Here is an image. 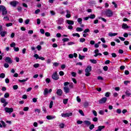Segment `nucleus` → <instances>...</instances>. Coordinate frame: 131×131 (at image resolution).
Segmentation results:
<instances>
[{
	"label": "nucleus",
	"instance_id": "f257e3e1",
	"mask_svg": "<svg viewBox=\"0 0 131 131\" xmlns=\"http://www.w3.org/2000/svg\"><path fill=\"white\" fill-rule=\"evenodd\" d=\"M104 15L106 16V17H112V16H113V12L110 9H107L104 11Z\"/></svg>",
	"mask_w": 131,
	"mask_h": 131
},
{
	"label": "nucleus",
	"instance_id": "f03ea898",
	"mask_svg": "<svg viewBox=\"0 0 131 131\" xmlns=\"http://www.w3.org/2000/svg\"><path fill=\"white\" fill-rule=\"evenodd\" d=\"M91 71H92V66H89L85 70V75H86V76H90V75H91V73H90Z\"/></svg>",
	"mask_w": 131,
	"mask_h": 131
},
{
	"label": "nucleus",
	"instance_id": "7ed1b4c3",
	"mask_svg": "<svg viewBox=\"0 0 131 131\" xmlns=\"http://www.w3.org/2000/svg\"><path fill=\"white\" fill-rule=\"evenodd\" d=\"M1 11H2L3 16H5L6 14H8V11L4 6H0V12Z\"/></svg>",
	"mask_w": 131,
	"mask_h": 131
},
{
	"label": "nucleus",
	"instance_id": "20e7f679",
	"mask_svg": "<svg viewBox=\"0 0 131 131\" xmlns=\"http://www.w3.org/2000/svg\"><path fill=\"white\" fill-rule=\"evenodd\" d=\"M52 78H53L54 80H58V79L60 78L59 75L57 74V72L53 73L52 76Z\"/></svg>",
	"mask_w": 131,
	"mask_h": 131
},
{
	"label": "nucleus",
	"instance_id": "39448f33",
	"mask_svg": "<svg viewBox=\"0 0 131 131\" xmlns=\"http://www.w3.org/2000/svg\"><path fill=\"white\" fill-rule=\"evenodd\" d=\"M61 116L62 117H64V118L70 117V116H72V113H67L66 114L62 113Z\"/></svg>",
	"mask_w": 131,
	"mask_h": 131
},
{
	"label": "nucleus",
	"instance_id": "423d86ee",
	"mask_svg": "<svg viewBox=\"0 0 131 131\" xmlns=\"http://www.w3.org/2000/svg\"><path fill=\"white\" fill-rule=\"evenodd\" d=\"M107 101V98L103 97L99 100V104H104Z\"/></svg>",
	"mask_w": 131,
	"mask_h": 131
},
{
	"label": "nucleus",
	"instance_id": "0eeeda50",
	"mask_svg": "<svg viewBox=\"0 0 131 131\" xmlns=\"http://www.w3.org/2000/svg\"><path fill=\"white\" fill-rule=\"evenodd\" d=\"M18 4H19V2H18L16 1H13L10 2V5L12 7H16L17 5H18Z\"/></svg>",
	"mask_w": 131,
	"mask_h": 131
},
{
	"label": "nucleus",
	"instance_id": "6e6552de",
	"mask_svg": "<svg viewBox=\"0 0 131 131\" xmlns=\"http://www.w3.org/2000/svg\"><path fill=\"white\" fill-rule=\"evenodd\" d=\"M5 110L7 113H12L14 111L13 108L5 107Z\"/></svg>",
	"mask_w": 131,
	"mask_h": 131
},
{
	"label": "nucleus",
	"instance_id": "1a4fd4ad",
	"mask_svg": "<svg viewBox=\"0 0 131 131\" xmlns=\"http://www.w3.org/2000/svg\"><path fill=\"white\" fill-rule=\"evenodd\" d=\"M5 62H6V63H8V64H12V59L9 57H6L5 59Z\"/></svg>",
	"mask_w": 131,
	"mask_h": 131
},
{
	"label": "nucleus",
	"instance_id": "9d476101",
	"mask_svg": "<svg viewBox=\"0 0 131 131\" xmlns=\"http://www.w3.org/2000/svg\"><path fill=\"white\" fill-rule=\"evenodd\" d=\"M56 22H57V24L58 25H61V24H63V23H64V19L62 18H60L56 21Z\"/></svg>",
	"mask_w": 131,
	"mask_h": 131
},
{
	"label": "nucleus",
	"instance_id": "9b49d317",
	"mask_svg": "<svg viewBox=\"0 0 131 131\" xmlns=\"http://www.w3.org/2000/svg\"><path fill=\"white\" fill-rule=\"evenodd\" d=\"M63 91L66 94H68L69 93H70V89L68 88V86H64L63 87Z\"/></svg>",
	"mask_w": 131,
	"mask_h": 131
},
{
	"label": "nucleus",
	"instance_id": "f8f14e48",
	"mask_svg": "<svg viewBox=\"0 0 131 131\" xmlns=\"http://www.w3.org/2000/svg\"><path fill=\"white\" fill-rule=\"evenodd\" d=\"M47 119L48 120H51L52 119H55L56 118L55 116H47L46 117Z\"/></svg>",
	"mask_w": 131,
	"mask_h": 131
},
{
	"label": "nucleus",
	"instance_id": "ddd939ff",
	"mask_svg": "<svg viewBox=\"0 0 131 131\" xmlns=\"http://www.w3.org/2000/svg\"><path fill=\"white\" fill-rule=\"evenodd\" d=\"M56 94L58 96H62V94H63V91L61 89H58Z\"/></svg>",
	"mask_w": 131,
	"mask_h": 131
},
{
	"label": "nucleus",
	"instance_id": "4468645a",
	"mask_svg": "<svg viewBox=\"0 0 131 131\" xmlns=\"http://www.w3.org/2000/svg\"><path fill=\"white\" fill-rule=\"evenodd\" d=\"M125 95L126 97H131V92L130 90H126L125 92Z\"/></svg>",
	"mask_w": 131,
	"mask_h": 131
},
{
	"label": "nucleus",
	"instance_id": "2eb2a0df",
	"mask_svg": "<svg viewBox=\"0 0 131 131\" xmlns=\"http://www.w3.org/2000/svg\"><path fill=\"white\" fill-rule=\"evenodd\" d=\"M122 28L123 29H127L128 28H129V27H128V26H127V25L126 24H123L122 25Z\"/></svg>",
	"mask_w": 131,
	"mask_h": 131
},
{
	"label": "nucleus",
	"instance_id": "dca6fc26",
	"mask_svg": "<svg viewBox=\"0 0 131 131\" xmlns=\"http://www.w3.org/2000/svg\"><path fill=\"white\" fill-rule=\"evenodd\" d=\"M84 123L87 126H90V125H91V124H92V123L91 122V121H88V120L84 121Z\"/></svg>",
	"mask_w": 131,
	"mask_h": 131
},
{
	"label": "nucleus",
	"instance_id": "f3484780",
	"mask_svg": "<svg viewBox=\"0 0 131 131\" xmlns=\"http://www.w3.org/2000/svg\"><path fill=\"white\" fill-rule=\"evenodd\" d=\"M118 35V33H112L111 32H110L108 33V36H111V37H112V36H116V35Z\"/></svg>",
	"mask_w": 131,
	"mask_h": 131
},
{
	"label": "nucleus",
	"instance_id": "a211bd4d",
	"mask_svg": "<svg viewBox=\"0 0 131 131\" xmlns=\"http://www.w3.org/2000/svg\"><path fill=\"white\" fill-rule=\"evenodd\" d=\"M67 23L69 24V25H73L74 24V21L73 20H67Z\"/></svg>",
	"mask_w": 131,
	"mask_h": 131
},
{
	"label": "nucleus",
	"instance_id": "6ab92c4d",
	"mask_svg": "<svg viewBox=\"0 0 131 131\" xmlns=\"http://www.w3.org/2000/svg\"><path fill=\"white\" fill-rule=\"evenodd\" d=\"M0 34L2 37H5L6 36V35L7 34L6 31H3L0 33Z\"/></svg>",
	"mask_w": 131,
	"mask_h": 131
},
{
	"label": "nucleus",
	"instance_id": "aec40b11",
	"mask_svg": "<svg viewBox=\"0 0 131 131\" xmlns=\"http://www.w3.org/2000/svg\"><path fill=\"white\" fill-rule=\"evenodd\" d=\"M49 94V89L48 88H46L43 92L44 96H46V95H48Z\"/></svg>",
	"mask_w": 131,
	"mask_h": 131
},
{
	"label": "nucleus",
	"instance_id": "412c9836",
	"mask_svg": "<svg viewBox=\"0 0 131 131\" xmlns=\"http://www.w3.org/2000/svg\"><path fill=\"white\" fill-rule=\"evenodd\" d=\"M76 31H77V32H81V31H83V29L81 28L77 27L76 29Z\"/></svg>",
	"mask_w": 131,
	"mask_h": 131
},
{
	"label": "nucleus",
	"instance_id": "4be33fe9",
	"mask_svg": "<svg viewBox=\"0 0 131 131\" xmlns=\"http://www.w3.org/2000/svg\"><path fill=\"white\" fill-rule=\"evenodd\" d=\"M96 18V15L95 14H91L89 16L90 19H95Z\"/></svg>",
	"mask_w": 131,
	"mask_h": 131
},
{
	"label": "nucleus",
	"instance_id": "5701e85b",
	"mask_svg": "<svg viewBox=\"0 0 131 131\" xmlns=\"http://www.w3.org/2000/svg\"><path fill=\"white\" fill-rule=\"evenodd\" d=\"M77 21L79 24H82V18H78L77 19Z\"/></svg>",
	"mask_w": 131,
	"mask_h": 131
},
{
	"label": "nucleus",
	"instance_id": "b1692460",
	"mask_svg": "<svg viewBox=\"0 0 131 131\" xmlns=\"http://www.w3.org/2000/svg\"><path fill=\"white\" fill-rule=\"evenodd\" d=\"M5 77H6V74H5V73H2L0 74V78H5Z\"/></svg>",
	"mask_w": 131,
	"mask_h": 131
},
{
	"label": "nucleus",
	"instance_id": "393cba45",
	"mask_svg": "<svg viewBox=\"0 0 131 131\" xmlns=\"http://www.w3.org/2000/svg\"><path fill=\"white\" fill-rule=\"evenodd\" d=\"M28 80V78H27L26 79H23V80H18V81L19 82H25V81H27Z\"/></svg>",
	"mask_w": 131,
	"mask_h": 131
},
{
	"label": "nucleus",
	"instance_id": "a878e982",
	"mask_svg": "<svg viewBox=\"0 0 131 131\" xmlns=\"http://www.w3.org/2000/svg\"><path fill=\"white\" fill-rule=\"evenodd\" d=\"M84 58H85V56H81V55L79 54V59H80V60H83Z\"/></svg>",
	"mask_w": 131,
	"mask_h": 131
},
{
	"label": "nucleus",
	"instance_id": "bb28decb",
	"mask_svg": "<svg viewBox=\"0 0 131 131\" xmlns=\"http://www.w3.org/2000/svg\"><path fill=\"white\" fill-rule=\"evenodd\" d=\"M111 93L109 92H106L105 94V97H106L107 98L110 97V95H111Z\"/></svg>",
	"mask_w": 131,
	"mask_h": 131
},
{
	"label": "nucleus",
	"instance_id": "cd10ccee",
	"mask_svg": "<svg viewBox=\"0 0 131 131\" xmlns=\"http://www.w3.org/2000/svg\"><path fill=\"white\" fill-rule=\"evenodd\" d=\"M90 62H91V63H93V64H97V60L95 59H90Z\"/></svg>",
	"mask_w": 131,
	"mask_h": 131
},
{
	"label": "nucleus",
	"instance_id": "c85d7f7f",
	"mask_svg": "<svg viewBox=\"0 0 131 131\" xmlns=\"http://www.w3.org/2000/svg\"><path fill=\"white\" fill-rule=\"evenodd\" d=\"M90 29H86L84 30V31L83 32V33H88L90 32Z\"/></svg>",
	"mask_w": 131,
	"mask_h": 131
},
{
	"label": "nucleus",
	"instance_id": "c756f323",
	"mask_svg": "<svg viewBox=\"0 0 131 131\" xmlns=\"http://www.w3.org/2000/svg\"><path fill=\"white\" fill-rule=\"evenodd\" d=\"M80 42H84L85 41V39L84 38H81L79 39Z\"/></svg>",
	"mask_w": 131,
	"mask_h": 131
},
{
	"label": "nucleus",
	"instance_id": "7c9ffc66",
	"mask_svg": "<svg viewBox=\"0 0 131 131\" xmlns=\"http://www.w3.org/2000/svg\"><path fill=\"white\" fill-rule=\"evenodd\" d=\"M59 126L60 128H64V126H65V124L64 123H61L59 124Z\"/></svg>",
	"mask_w": 131,
	"mask_h": 131
},
{
	"label": "nucleus",
	"instance_id": "2f4dec72",
	"mask_svg": "<svg viewBox=\"0 0 131 131\" xmlns=\"http://www.w3.org/2000/svg\"><path fill=\"white\" fill-rule=\"evenodd\" d=\"M16 46V43L12 42L11 44H10L11 48H15V46Z\"/></svg>",
	"mask_w": 131,
	"mask_h": 131
},
{
	"label": "nucleus",
	"instance_id": "473e14b6",
	"mask_svg": "<svg viewBox=\"0 0 131 131\" xmlns=\"http://www.w3.org/2000/svg\"><path fill=\"white\" fill-rule=\"evenodd\" d=\"M79 113H80V114H81V115H82V116H84V113H83V111H82V110H79Z\"/></svg>",
	"mask_w": 131,
	"mask_h": 131
},
{
	"label": "nucleus",
	"instance_id": "72a5a7b5",
	"mask_svg": "<svg viewBox=\"0 0 131 131\" xmlns=\"http://www.w3.org/2000/svg\"><path fill=\"white\" fill-rule=\"evenodd\" d=\"M1 103H6V99H5V98H2L1 99Z\"/></svg>",
	"mask_w": 131,
	"mask_h": 131
},
{
	"label": "nucleus",
	"instance_id": "f704fd0d",
	"mask_svg": "<svg viewBox=\"0 0 131 131\" xmlns=\"http://www.w3.org/2000/svg\"><path fill=\"white\" fill-rule=\"evenodd\" d=\"M63 104H64V105H66V104H67V103H68V99H63Z\"/></svg>",
	"mask_w": 131,
	"mask_h": 131
},
{
	"label": "nucleus",
	"instance_id": "c9c22d12",
	"mask_svg": "<svg viewBox=\"0 0 131 131\" xmlns=\"http://www.w3.org/2000/svg\"><path fill=\"white\" fill-rule=\"evenodd\" d=\"M10 97V94H9V93H6L4 95V98H9Z\"/></svg>",
	"mask_w": 131,
	"mask_h": 131
},
{
	"label": "nucleus",
	"instance_id": "e433bc0d",
	"mask_svg": "<svg viewBox=\"0 0 131 131\" xmlns=\"http://www.w3.org/2000/svg\"><path fill=\"white\" fill-rule=\"evenodd\" d=\"M53 101H51L50 105H49V108L51 109V108L53 107Z\"/></svg>",
	"mask_w": 131,
	"mask_h": 131
},
{
	"label": "nucleus",
	"instance_id": "4c0bfd02",
	"mask_svg": "<svg viewBox=\"0 0 131 131\" xmlns=\"http://www.w3.org/2000/svg\"><path fill=\"white\" fill-rule=\"evenodd\" d=\"M62 40L63 41V42H66V41H69V38H64L63 39H62Z\"/></svg>",
	"mask_w": 131,
	"mask_h": 131
},
{
	"label": "nucleus",
	"instance_id": "58836bf2",
	"mask_svg": "<svg viewBox=\"0 0 131 131\" xmlns=\"http://www.w3.org/2000/svg\"><path fill=\"white\" fill-rule=\"evenodd\" d=\"M73 36H77L78 37H80V35L78 33L73 34Z\"/></svg>",
	"mask_w": 131,
	"mask_h": 131
},
{
	"label": "nucleus",
	"instance_id": "ea45409f",
	"mask_svg": "<svg viewBox=\"0 0 131 131\" xmlns=\"http://www.w3.org/2000/svg\"><path fill=\"white\" fill-rule=\"evenodd\" d=\"M34 67L35 68H38L39 67V64H38V63H35V64H34Z\"/></svg>",
	"mask_w": 131,
	"mask_h": 131
},
{
	"label": "nucleus",
	"instance_id": "a19ab883",
	"mask_svg": "<svg viewBox=\"0 0 131 131\" xmlns=\"http://www.w3.org/2000/svg\"><path fill=\"white\" fill-rule=\"evenodd\" d=\"M13 26V23H12L6 24L7 27H10V26Z\"/></svg>",
	"mask_w": 131,
	"mask_h": 131
},
{
	"label": "nucleus",
	"instance_id": "79ce46f5",
	"mask_svg": "<svg viewBox=\"0 0 131 131\" xmlns=\"http://www.w3.org/2000/svg\"><path fill=\"white\" fill-rule=\"evenodd\" d=\"M100 40L103 42V43H105L106 42V40H105V38H100Z\"/></svg>",
	"mask_w": 131,
	"mask_h": 131
},
{
	"label": "nucleus",
	"instance_id": "37998d69",
	"mask_svg": "<svg viewBox=\"0 0 131 131\" xmlns=\"http://www.w3.org/2000/svg\"><path fill=\"white\" fill-rule=\"evenodd\" d=\"M99 19H101V20H102V21H103V22H107V20H106L105 18H104V17H99Z\"/></svg>",
	"mask_w": 131,
	"mask_h": 131
},
{
	"label": "nucleus",
	"instance_id": "c03bdc74",
	"mask_svg": "<svg viewBox=\"0 0 131 131\" xmlns=\"http://www.w3.org/2000/svg\"><path fill=\"white\" fill-rule=\"evenodd\" d=\"M46 81L47 82V83H50V82H51V79H50V78H47L46 79Z\"/></svg>",
	"mask_w": 131,
	"mask_h": 131
},
{
	"label": "nucleus",
	"instance_id": "a18cd8bd",
	"mask_svg": "<svg viewBox=\"0 0 131 131\" xmlns=\"http://www.w3.org/2000/svg\"><path fill=\"white\" fill-rule=\"evenodd\" d=\"M94 127H95V125L92 124L90 126L89 128L90 129L92 130L93 129V128H94Z\"/></svg>",
	"mask_w": 131,
	"mask_h": 131
},
{
	"label": "nucleus",
	"instance_id": "49530a36",
	"mask_svg": "<svg viewBox=\"0 0 131 131\" xmlns=\"http://www.w3.org/2000/svg\"><path fill=\"white\" fill-rule=\"evenodd\" d=\"M77 101L78 102V103H80L81 102V99H80V98H79V96L77 97Z\"/></svg>",
	"mask_w": 131,
	"mask_h": 131
},
{
	"label": "nucleus",
	"instance_id": "de8ad7c7",
	"mask_svg": "<svg viewBox=\"0 0 131 131\" xmlns=\"http://www.w3.org/2000/svg\"><path fill=\"white\" fill-rule=\"evenodd\" d=\"M103 69L104 71H107L108 70V67L105 66L103 67Z\"/></svg>",
	"mask_w": 131,
	"mask_h": 131
},
{
	"label": "nucleus",
	"instance_id": "09e8293b",
	"mask_svg": "<svg viewBox=\"0 0 131 131\" xmlns=\"http://www.w3.org/2000/svg\"><path fill=\"white\" fill-rule=\"evenodd\" d=\"M29 110V107L28 106H26L24 108V111H28Z\"/></svg>",
	"mask_w": 131,
	"mask_h": 131
},
{
	"label": "nucleus",
	"instance_id": "8fccbe9b",
	"mask_svg": "<svg viewBox=\"0 0 131 131\" xmlns=\"http://www.w3.org/2000/svg\"><path fill=\"white\" fill-rule=\"evenodd\" d=\"M40 12V9H37L35 11V14H37L38 13Z\"/></svg>",
	"mask_w": 131,
	"mask_h": 131
},
{
	"label": "nucleus",
	"instance_id": "3c124183",
	"mask_svg": "<svg viewBox=\"0 0 131 131\" xmlns=\"http://www.w3.org/2000/svg\"><path fill=\"white\" fill-rule=\"evenodd\" d=\"M59 74L60 76H63V75H64V72L60 71L59 73Z\"/></svg>",
	"mask_w": 131,
	"mask_h": 131
},
{
	"label": "nucleus",
	"instance_id": "603ef678",
	"mask_svg": "<svg viewBox=\"0 0 131 131\" xmlns=\"http://www.w3.org/2000/svg\"><path fill=\"white\" fill-rule=\"evenodd\" d=\"M45 35L47 37L51 36V34L49 32H47L45 33Z\"/></svg>",
	"mask_w": 131,
	"mask_h": 131
},
{
	"label": "nucleus",
	"instance_id": "864d4df0",
	"mask_svg": "<svg viewBox=\"0 0 131 131\" xmlns=\"http://www.w3.org/2000/svg\"><path fill=\"white\" fill-rule=\"evenodd\" d=\"M4 20H5V21L10 20V19L9 18V17L8 16H4Z\"/></svg>",
	"mask_w": 131,
	"mask_h": 131
},
{
	"label": "nucleus",
	"instance_id": "5fc2aeb1",
	"mask_svg": "<svg viewBox=\"0 0 131 131\" xmlns=\"http://www.w3.org/2000/svg\"><path fill=\"white\" fill-rule=\"evenodd\" d=\"M92 112L95 116H97V115H98V114L97 113V112H96V111L93 110Z\"/></svg>",
	"mask_w": 131,
	"mask_h": 131
},
{
	"label": "nucleus",
	"instance_id": "6e6d98bb",
	"mask_svg": "<svg viewBox=\"0 0 131 131\" xmlns=\"http://www.w3.org/2000/svg\"><path fill=\"white\" fill-rule=\"evenodd\" d=\"M99 114H100V115H104V111L101 110L99 111Z\"/></svg>",
	"mask_w": 131,
	"mask_h": 131
},
{
	"label": "nucleus",
	"instance_id": "4d7b16f0",
	"mask_svg": "<svg viewBox=\"0 0 131 131\" xmlns=\"http://www.w3.org/2000/svg\"><path fill=\"white\" fill-rule=\"evenodd\" d=\"M83 122L82 121L78 120L77 121V124H82Z\"/></svg>",
	"mask_w": 131,
	"mask_h": 131
},
{
	"label": "nucleus",
	"instance_id": "13d9d810",
	"mask_svg": "<svg viewBox=\"0 0 131 131\" xmlns=\"http://www.w3.org/2000/svg\"><path fill=\"white\" fill-rule=\"evenodd\" d=\"M14 50L15 52H19V48L18 47H14Z\"/></svg>",
	"mask_w": 131,
	"mask_h": 131
},
{
	"label": "nucleus",
	"instance_id": "bf43d9fd",
	"mask_svg": "<svg viewBox=\"0 0 131 131\" xmlns=\"http://www.w3.org/2000/svg\"><path fill=\"white\" fill-rule=\"evenodd\" d=\"M4 67L5 68H9V64L7 63H4Z\"/></svg>",
	"mask_w": 131,
	"mask_h": 131
},
{
	"label": "nucleus",
	"instance_id": "052dcab7",
	"mask_svg": "<svg viewBox=\"0 0 131 131\" xmlns=\"http://www.w3.org/2000/svg\"><path fill=\"white\" fill-rule=\"evenodd\" d=\"M34 58H36V59H39V56H38V54H36L34 55Z\"/></svg>",
	"mask_w": 131,
	"mask_h": 131
},
{
	"label": "nucleus",
	"instance_id": "680f3d73",
	"mask_svg": "<svg viewBox=\"0 0 131 131\" xmlns=\"http://www.w3.org/2000/svg\"><path fill=\"white\" fill-rule=\"evenodd\" d=\"M124 74H125V75H128V74H129V72L127 70H125L124 72Z\"/></svg>",
	"mask_w": 131,
	"mask_h": 131
},
{
	"label": "nucleus",
	"instance_id": "e2e57ef3",
	"mask_svg": "<svg viewBox=\"0 0 131 131\" xmlns=\"http://www.w3.org/2000/svg\"><path fill=\"white\" fill-rule=\"evenodd\" d=\"M117 113H118V114H120V113H121V110L118 108L117 110Z\"/></svg>",
	"mask_w": 131,
	"mask_h": 131
},
{
	"label": "nucleus",
	"instance_id": "0e129e2a",
	"mask_svg": "<svg viewBox=\"0 0 131 131\" xmlns=\"http://www.w3.org/2000/svg\"><path fill=\"white\" fill-rule=\"evenodd\" d=\"M35 112L39 114V113H40V110L36 109V110H35Z\"/></svg>",
	"mask_w": 131,
	"mask_h": 131
},
{
	"label": "nucleus",
	"instance_id": "69168bd1",
	"mask_svg": "<svg viewBox=\"0 0 131 131\" xmlns=\"http://www.w3.org/2000/svg\"><path fill=\"white\" fill-rule=\"evenodd\" d=\"M13 90H18V85H13Z\"/></svg>",
	"mask_w": 131,
	"mask_h": 131
},
{
	"label": "nucleus",
	"instance_id": "338daca9",
	"mask_svg": "<svg viewBox=\"0 0 131 131\" xmlns=\"http://www.w3.org/2000/svg\"><path fill=\"white\" fill-rule=\"evenodd\" d=\"M84 106L85 107H88V106H89V102H84Z\"/></svg>",
	"mask_w": 131,
	"mask_h": 131
},
{
	"label": "nucleus",
	"instance_id": "774afa93",
	"mask_svg": "<svg viewBox=\"0 0 131 131\" xmlns=\"http://www.w3.org/2000/svg\"><path fill=\"white\" fill-rule=\"evenodd\" d=\"M90 45H95V41L91 40L90 42Z\"/></svg>",
	"mask_w": 131,
	"mask_h": 131
}]
</instances>
